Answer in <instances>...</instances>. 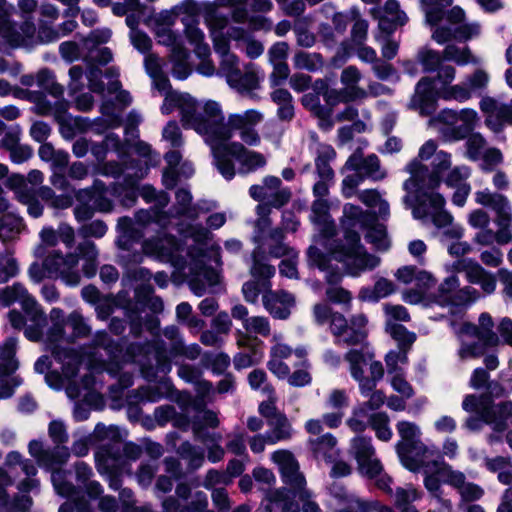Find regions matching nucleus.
Returning <instances> with one entry per match:
<instances>
[{
    "label": "nucleus",
    "mask_w": 512,
    "mask_h": 512,
    "mask_svg": "<svg viewBox=\"0 0 512 512\" xmlns=\"http://www.w3.org/2000/svg\"><path fill=\"white\" fill-rule=\"evenodd\" d=\"M369 426L375 431L376 437L382 441H389L392 437V431L389 427V417L384 412L371 414L369 417Z\"/></svg>",
    "instance_id": "338daca9"
},
{
    "label": "nucleus",
    "mask_w": 512,
    "mask_h": 512,
    "mask_svg": "<svg viewBox=\"0 0 512 512\" xmlns=\"http://www.w3.org/2000/svg\"><path fill=\"white\" fill-rule=\"evenodd\" d=\"M475 201L486 207H490L496 212V224L511 228L512 212L507 198L498 193H492L488 189L475 193Z\"/></svg>",
    "instance_id": "4be33fe9"
},
{
    "label": "nucleus",
    "mask_w": 512,
    "mask_h": 512,
    "mask_svg": "<svg viewBox=\"0 0 512 512\" xmlns=\"http://www.w3.org/2000/svg\"><path fill=\"white\" fill-rule=\"evenodd\" d=\"M76 253L63 255L61 252L53 251L44 259V268L47 276L60 278L66 285L77 286L81 281V274L78 270L79 257L84 260L82 267L86 277L91 278L96 274L98 250L96 245L89 240L78 244Z\"/></svg>",
    "instance_id": "39448f33"
},
{
    "label": "nucleus",
    "mask_w": 512,
    "mask_h": 512,
    "mask_svg": "<svg viewBox=\"0 0 512 512\" xmlns=\"http://www.w3.org/2000/svg\"><path fill=\"white\" fill-rule=\"evenodd\" d=\"M21 307L27 315L28 320L32 323V325L25 328L24 334L29 340L38 341L42 336V329L47 322L46 315L31 294L26 296L21 302Z\"/></svg>",
    "instance_id": "bb28decb"
},
{
    "label": "nucleus",
    "mask_w": 512,
    "mask_h": 512,
    "mask_svg": "<svg viewBox=\"0 0 512 512\" xmlns=\"http://www.w3.org/2000/svg\"><path fill=\"white\" fill-rule=\"evenodd\" d=\"M232 38L237 41L238 47L242 49L250 59H257L264 53V45L261 41L247 35L242 29H235Z\"/></svg>",
    "instance_id": "a18cd8bd"
},
{
    "label": "nucleus",
    "mask_w": 512,
    "mask_h": 512,
    "mask_svg": "<svg viewBox=\"0 0 512 512\" xmlns=\"http://www.w3.org/2000/svg\"><path fill=\"white\" fill-rule=\"evenodd\" d=\"M103 167L101 172L104 175H109L114 178H118L121 174H124L125 182L128 186H134L136 182L142 179L145 175V171L139 169L135 172V162H101Z\"/></svg>",
    "instance_id": "473e14b6"
},
{
    "label": "nucleus",
    "mask_w": 512,
    "mask_h": 512,
    "mask_svg": "<svg viewBox=\"0 0 512 512\" xmlns=\"http://www.w3.org/2000/svg\"><path fill=\"white\" fill-rule=\"evenodd\" d=\"M410 178L404 182V189L408 193H420L426 189L436 188L443 180L447 186L454 187L467 183L470 170L467 166L450 167V162H439L430 170L422 162H410L407 166Z\"/></svg>",
    "instance_id": "0eeeda50"
},
{
    "label": "nucleus",
    "mask_w": 512,
    "mask_h": 512,
    "mask_svg": "<svg viewBox=\"0 0 512 512\" xmlns=\"http://www.w3.org/2000/svg\"><path fill=\"white\" fill-rule=\"evenodd\" d=\"M308 263L310 266H315L319 270L326 273V281L329 284L338 283L342 274L338 267L330 264V258L320 251L316 246L311 245L307 250Z\"/></svg>",
    "instance_id": "f704fd0d"
},
{
    "label": "nucleus",
    "mask_w": 512,
    "mask_h": 512,
    "mask_svg": "<svg viewBox=\"0 0 512 512\" xmlns=\"http://www.w3.org/2000/svg\"><path fill=\"white\" fill-rule=\"evenodd\" d=\"M444 269L450 273L439 285L435 302L440 306H450L454 294L460 285L458 273L463 272L468 282L480 285L486 294H492L496 289V277L487 271L473 258L456 259L452 263L445 264Z\"/></svg>",
    "instance_id": "423d86ee"
},
{
    "label": "nucleus",
    "mask_w": 512,
    "mask_h": 512,
    "mask_svg": "<svg viewBox=\"0 0 512 512\" xmlns=\"http://www.w3.org/2000/svg\"><path fill=\"white\" fill-rule=\"evenodd\" d=\"M349 169L355 170L360 178L381 180L386 172L381 168L379 162H350Z\"/></svg>",
    "instance_id": "e2e57ef3"
},
{
    "label": "nucleus",
    "mask_w": 512,
    "mask_h": 512,
    "mask_svg": "<svg viewBox=\"0 0 512 512\" xmlns=\"http://www.w3.org/2000/svg\"><path fill=\"white\" fill-rule=\"evenodd\" d=\"M424 6L427 24H437L444 18V8L451 6L453 0H420Z\"/></svg>",
    "instance_id": "5fc2aeb1"
},
{
    "label": "nucleus",
    "mask_w": 512,
    "mask_h": 512,
    "mask_svg": "<svg viewBox=\"0 0 512 512\" xmlns=\"http://www.w3.org/2000/svg\"><path fill=\"white\" fill-rule=\"evenodd\" d=\"M401 441L396 444V452L407 469H416V460L431 454L430 449L420 440V428L412 422L401 421L397 424Z\"/></svg>",
    "instance_id": "ddd939ff"
},
{
    "label": "nucleus",
    "mask_w": 512,
    "mask_h": 512,
    "mask_svg": "<svg viewBox=\"0 0 512 512\" xmlns=\"http://www.w3.org/2000/svg\"><path fill=\"white\" fill-rule=\"evenodd\" d=\"M256 213L258 218L255 222V230L252 240L256 246H265V242L263 240L265 237H267V230L271 226V220L269 218L271 208L269 207L268 204L260 203L256 207Z\"/></svg>",
    "instance_id": "de8ad7c7"
},
{
    "label": "nucleus",
    "mask_w": 512,
    "mask_h": 512,
    "mask_svg": "<svg viewBox=\"0 0 512 512\" xmlns=\"http://www.w3.org/2000/svg\"><path fill=\"white\" fill-rule=\"evenodd\" d=\"M440 476L445 484L454 488L458 493L469 483L466 475L462 471L456 470L448 464L441 469Z\"/></svg>",
    "instance_id": "774afa93"
},
{
    "label": "nucleus",
    "mask_w": 512,
    "mask_h": 512,
    "mask_svg": "<svg viewBox=\"0 0 512 512\" xmlns=\"http://www.w3.org/2000/svg\"><path fill=\"white\" fill-rule=\"evenodd\" d=\"M263 119V114L255 109H249L242 113H232L228 115L226 121V129L224 132L223 142L227 143L234 131L240 132L241 139L249 144L254 145L260 141V136L255 130V126Z\"/></svg>",
    "instance_id": "dca6fc26"
},
{
    "label": "nucleus",
    "mask_w": 512,
    "mask_h": 512,
    "mask_svg": "<svg viewBox=\"0 0 512 512\" xmlns=\"http://www.w3.org/2000/svg\"><path fill=\"white\" fill-rule=\"evenodd\" d=\"M36 81L40 88L46 90L53 97L63 96L64 87L56 81L54 74L49 69L44 68L38 71Z\"/></svg>",
    "instance_id": "13d9d810"
},
{
    "label": "nucleus",
    "mask_w": 512,
    "mask_h": 512,
    "mask_svg": "<svg viewBox=\"0 0 512 512\" xmlns=\"http://www.w3.org/2000/svg\"><path fill=\"white\" fill-rule=\"evenodd\" d=\"M478 120L477 112L468 108L462 109L459 112L452 109H445L436 117V121L445 125L441 133L448 140H460L465 138L475 129Z\"/></svg>",
    "instance_id": "4468645a"
},
{
    "label": "nucleus",
    "mask_w": 512,
    "mask_h": 512,
    "mask_svg": "<svg viewBox=\"0 0 512 512\" xmlns=\"http://www.w3.org/2000/svg\"><path fill=\"white\" fill-rule=\"evenodd\" d=\"M201 12H203V6H200L194 0H184L173 9L175 15L182 16L181 21L183 24L198 23V17Z\"/></svg>",
    "instance_id": "680f3d73"
},
{
    "label": "nucleus",
    "mask_w": 512,
    "mask_h": 512,
    "mask_svg": "<svg viewBox=\"0 0 512 512\" xmlns=\"http://www.w3.org/2000/svg\"><path fill=\"white\" fill-rule=\"evenodd\" d=\"M417 60L426 73L437 72L434 81L439 83H452L456 69L452 65H445L443 53L424 47L417 54Z\"/></svg>",
    "instance_id": "6ab92c4d"
},
{
    "label": "nucleus",
    "mask_w": 512,
    "mask_h": 512,
    "mask_svg": "<svg viewBox=\"0 0 512 512\" xmlns=\"http://www.w3.org/2000/svg\"><path fill=\"white\" fill-rule=\"evenodd\" d=\"M361 79L359 68L349 65L340 74L342 88H332L326 79H316L313 82V92L304 94L301 104L319 119L322 128L329 129L333 126L331 117L338 104H349L367 98V90L359 86Z\"/></svg>",
    "instance_id": "f03ea898"
},
{
    "label": "nucleus",
    "mask_w": 512,
    "mask_h": 512,
    "mask_svg": "<svg viewBox=\"0 0 512 512\" xmlns=\"http://www.w3.org/2000/svg\"><path fill=\"white\" fill-rule=\"evenodd\" d=\"M373 357L374 354L365 350L364 347L361 350L351 349L345 354V360L349 363L350 374L358 382L360 390L364 379V367Z\"/></svg>",
    "instance_id": "58836bf2"
},
{
    "label": "nucleus",
    "mask_w": 512,
    "mask_h": 512,
    "mask_svg": "<svg viewBox=\"0 0 512 512\" xmlns=\"http://www.w3.org/2000/svg\"><path fill=\"white\" fill-rule=\"evenodd\" d=\"M169 354L172 358L184 357L188 360H196L201 354L198 344L186 345L181 335L169 343Z\"/></svg>",
    "instance_id": "603ef678"
},
{
    "label": "nucleus",
    "mask_w": 512,
    "mask_h": 512,
    "mask_svg": "<svg viewBox=\"0 0 512 512\" xmlns=\"http://www.w3.org/2000/svg\"><path fill=\"white\" fill-rule=\"evenodd\" d=\"M350 19L353 23L350 32V41L353 46L365 43L368 36V21L361 17L357 9L350 11Z\"/></svg>",
    "instance_id": "864d4df0"
},
{
    "label": "nucleus",
    "mask_w": 512,
    "mask_h": 512,
    "mask_svg": "<svg viewBox=\"0 0 512 512\" xmlns=\"http://www.w3.org/2000/svg\"><path fill=\"white\" fill-rule=\"evenodd\" d=\"M17 347V340L9 338L2 349H0V376L9 374L17 368L14 359ZM13 391L10 387L0 388V398H7L12 395Z\"/></svg>",
    "instance_id": "c9c22d12"
},
{
    "label": "nucleus",
    "mask_w": 512,
    "mask_h": 512,
    "mask_svg": "<svg viewBox=\"0 0 512 512\" xmlns=\"http://www.w3.org/2000/svg\"><path fill=\"white\" fill-rule=\"evenodd\" d=\"M117 229L120 236L117 240V245L123 250H129L131 241L138 240L141 235L134 229L133 221L129 217H121L117 223Z\"/></svg>",
    "instance_id": "3c124183"
},
{
    "label": "nucleus",
    "mask_w": 512,
    "mask_h": 512,
    "mask_svg": "<svg viewBox=\"0 0 512 512\" xmlns=\"http://www.w3.org/2000/svg\"><path fill=\"white\" fill-rule=\"evenodd\" d=\"M271 461L278 466L283 483L289 487L293 495L306 488L305 476L291 451L276 450L271 454Z\"/></svg>",
    "instance_id": "f3484780"
},
{
    "label": "nucleus",
    "mask_w": 512,
    "mask_h": 512,
    "mask_svg": "<svg viewBox=\"0 0 512 512\" xmlns=\"http://www.w3.org/2000/svg\"><path fill=\"white\" fill-rule=\"evenodd\" d=\"M349 454L357 463L358 473L368 479H375L376 486L386 494H392V478L384 473L381 460L376 455L372 439L356 436L350 441Z\"/></svg>",
    "instance_id": "6e6552de"
},
{
    "label": "nucleus",
    "mask_w": 512,
    "mask_h": 512,
    "mask_svg": "<svg viewBox=\"0 0 512 512\" xmlns=\"http://www.w3.org/2000/svg\"><path fill=\"white\" fill-rule=\"evenodd\" d=\"M433 81L429 77L421 78L410 101V108L419 110L422 115H430L435 111L436 99L433 92Z\"/></svg>",
    "instance_id": "c85d7f7f"
},
{
    "label": "nucleus",
    "mask_w": 512,
    "mask_h": 512,
    "mask_svg": "<svg viewBox=\"0 0 512 512\" xmlns=\"http://www.w3.org/2000/svg\"><path fill=\"white\" fill-rule=\"evenodd\" d=\"M196 438L204 443L208 450V460L212 463L220 462L225 455L224 448L220 445L222 435L220 433H204L198 428H194Z\"/></svg>",
    "instance_id": "37998d69"
},
{
    "label": "nucleus",
    "mask_w": 512,
    "mask_h": 512,
    "mask_svg": "<svg viewBox=\"0 0 512 512\" xmlns=\"http://www.w3.org/2000/svg\"><path fill=\"white\" fill-rule=\"evenodd\" d=\"M17 7L22 19L19 24L23 46L27 45L35 35L36 25L34 13L39 9L37 0H17Z\"/></svg>",
    "instance_id": "c756f323"
},
{
    "label": "nucleus",
    "mask_w": 512,
    "mask_h": 512,
    "mask_svg": "<svg viewBox=\"0 0 512 512\" xmlns=\"http://www.w3.org/2000/svg\"><path fill=\"white\" fill-rule=\"evenodd\" d=\"M330 495L342 507L338 512H370L377 508V502H368L350 493L341 483L334 482L329 488Z\"/></svg>",
    "instance_id": "b1692460"
},
{
    "label": "nucleus",
    "mask_w": 512,
    "mask_h": 512,
    "mask_svg": "<svg viewBox=\"0 0 512 512\" xmlns=\"http://www.w3.org/2000/svg\"><path fill=\"white\" fill-rule=\"evenodd\" d=\"M372 222H374V217L370 213L363 211L359 206L350 203L345 204L341 224L345 230L346 245L327 247L335 260L346 264L347 271L352 276H358L362 272L373 270L381 262L378 256L365 251L360 244L359 234L354 231L356 227H369Z\"/></svg>",
    "instance_id": "7ed1b4c3"
},
{
    "label": "nucleus",
    "mask_w": 512,
    "mask_h": 512,
    "mask_svg": "<svg viewBox=\"0 0 512 512\" xmlns=\"http://www.w3.org/2000/svg\"><path fill=\"white\" fill-rule=\"evenodd\" d=\"M39 37L46 42L53 41L58 38V31L49 27L59 18V10L50 3H42L39 6Z\"/></svg>",
    "instance_id": "e433bc0d"
},
{
    "label": "nucleus",
    "mask_w": 512,
    "mask_h": 512,
    "mask_svg": "<svg viewBox=\"0 0 512 512\" xmlns=\"http://www.w3.org/2000/svg\"><path fill=\"white\" fill-rule=\"evenodd\" d=\"M367 323L368 320L364 314L354 315L348 322L342 314L336 312L333 315L330 329L338 344L363 345L367 337Z\"/></svg>",
    "instance_id": "2eb2a0df"
},
{
    "label": "nucleus",
    "mask_w": 512,
    "mask_h": 512,
    "mask_svg": "<svg viewBox=\"0 0 512 512\" xmlns=\"http://www.w3.org/2000/svg\"><path fill=\"white\" fill-rule=\"evenodd\" d=\"M50 350L54 358L62 364V374L65 379L69 381L66 387V393L70 398H76L79 396V388L75 385L72 380L79 369L81 363L80 355L73 349L64 347V329L62 325L55 324L49 333Z\"/></svg>",
    "instance_id": "9b49d317"
},
{
    "label": "nucleus",
    "mask_w": 512,
    "mask_h": 512,
    "mask_svg": "<svg viewBox=\"0 0 512 512\" xmlns=\"http://www.w3.org/2000/svg\"><path fill=\"white\" fill-rule=\"evenodd\" d=\"M253 264L250 268L251 275L262 281L264 289L269 287V279L275 274V268L265 262V246L258 245L252 252Z\"/></svg>",
    "instance_id": "4c0bfd02"
},
{
    "label": "nucleus",
    "mask_w": 512,
    "mask_h": 512,
    "mask_svg": "<svg viewBox=\"0 0 512 512\" xmlns=\"http://www.w3.org/2000/svg\"><path fill=\"white\" fill-rule=\"evenodd\" d=\"M97 469L101 474H109V486L113 490H118L121 487V481L115 472L120 466V447H100L95 454Z\"/></svg>",
    "instance_id": "a878e982"
},
{
    "label": "nucleus",
    "mask_w": 512,
    "mask_h": 512,
    "mask_svg": "<svg viewBox=\"0 0 512 512\" xmlns=\"http://www.w3.org/2000/svg\"><path fill=\"white\" fill-rule=\"evenodd\" d=\"M329 210V202L324 198H318L312 203L310 214V221L318 231L314 236V242L326 248L329 247L326 241L336 235V226Z\"/></svg>",
    "instance_id": "a211bd4d"
},
{
    "label": "nucleus",
    "mask_w": 512,
    "mask_h": 512,
    "mask_svg": "<svg viewBox=\"0 0 512 512\" xmlns=\"http://www.w3.org/2000/svg\"><path fill=\"white\" fill-rule=\"evenodd\" d=\"M176 203L174 210L177 216H185L190 219H196L199 215L200 204H192V194L186 188H180L175 193Z\"/></svg>",
    "instance_id": "c03bdc74"
},
{
    "label": "nucleus",
    "mask_w": 512,
    "mask_h": 512,
    "mask_svg": "<svg viewBox=\"0 0 512 512\" xmlns=\"http://www.w3.org/2000/svg\"><path fill=\"white\" fill-rule=\"evenodd\" d=\"M90 150L97 160H103L106 157L107 152L110 150L116 151L119 154L124 152L120 139L114 134L107 135L101 143L93 144L90 147Z\"/></svg>",
    "instance_id": "052dcab7"
},
{
    "label": "nucleus",
    "mask_w": 512,
    "mask_h": 512,
    "mask_svg": "<svg viewBox=\"0 0 512 512\" xmlns=\"http://www.w3.org/2000/svg\"><path fill=\"white\" fill-rule=\"evenodd\" d=\"M446 23L429 24L433 27L431 38L438 44H445L452 40L466 42L480 33L477 23H464L465 12L459 6H454L444 12Z\"/></svg>",
    "instance_id": "9d476101"
},
{
    "label": "nucleus",
    "mask_w": 512,
    "mask_h": 512,
    "mask_svg": "<svg viewBox=\"0 0 512 512\" xmlns=\"http://www.w3.org/2000/svg\"><path fill=\"white\" fill-rule=\"evenodd\" d=\"M269 426L268 440L269 445H275L278 442L288 441L293 436V427L285 414L275 415L267 423Z\"/></svg>",
    "instance_id": "ea45409f"
},
{
    "label": "nucleus",
    "mask_w": 512,
    "mask_h": 512,
    "mask_svg": "<svg viewBox=\"0 0 512 512\" xmlns=\"http://www.w3.org/2000/svg\"><path fill=\"white\" fill-rule=\"evenodd\" d=\"M283 239V231L279 228L269 231L267 237L264 238L265 249H268L271 256L279 258L285 255H295L294 251L283 242Z\"/></svg>",
    "instance_id": "49530a36"
},
{
    "label": "nucleus",
    "mask_w": 512,
    "mask_h": 512,
    "mask_svg": "<svg viewBox=\"0 0 512 512\" xmlns=\"http://www.w3.org/2000/svg\"><path fill=\"white\" fill-rule=\"evenodd\" d=\"M371 16L378 20V28L381 32L390 35L397 27L403 26L407 22V15L400 9L396 0H387L384 7L373 8L370 11Z\"/></svg>",
    "instance_id": "aec40b11"
},
{
    "label": "nucleus",
    "mask_w": 512,
    "mask_h": 512,
    "mask_svg": "<svg viewBox=\"0 0 512 512\" xmlns=\"http://www.w3.org/2000/svg\"><path fill=\"white\" fill-rule=\"evenodd\" d=\"M265 500L264 508L256 512H299L298 505L288 497L286 488L268 491Z\"/></svg>",
    "instance_id": "7c9ffc66"
},
{
    "label": "nucleus",
    "mask_w": 512,
    "mask_h": 512,
    "mask_svg": "<svg viewBox=\"0 0 512 512\" xmlns=\"http://www.w3.org/2000/svg\"><path fill=\"white\" fill-rule=\"evenodd\" d=\"M475 201L486 207H490L496 212V224L511 228L512 212L507 198L498 193H492L488 189L475 193Z\"/></svg>",
    "instance_id": "5701e85b"
},
{
    "label": "nucleus",
    "mask_w": 512,
    "mask_h": 512,
    "mask_svg": "<svg viewBox=\"0 0 512 512\" xmlns=\"http://www.w3.org/2000/svg\"><path fill=\"white\" fill-rule=\"evenodd\" d=\"M462 409L468 413H478L485 424L497 432L506 430L507 420L512 416V402L493 405L486 395H466L462 402Z\"/></svg>",
    "instance_id": "f8f14e48"
},
{
    "label": "nucleus",
    "mask_w": 512,
    "mask_h": 512,
    "mask_svg": "<svg viewBox=\"0 0 512 512\" xmlns=\"http://www.w3.org/2000/svg\"><path fill=\"white\" fill-rule=\"evenodd\" d=\"M294 66L297 69L309 72L317 71L324 65L323 57L318 53L298 51L293 57Z\"/></svg>",
    "instance_id": "6e6d98bb"
},
{
    "label": "nucleus",
    "mask_w": 512,
    "mask_h": 512,
    "mask_svg": "<svg viewBox=\"0 0 512 512\" xmlns=\"http://www.w3.org/2000/svg\"><path fill=\"white\" fill-rule=\"evenodd\" d=\"M442 53L445 60L453 61L458 65L478 62L467 46L461 48L455 44H448Z\"/></svg>",
    "instance_id": "bf43d9fd"
},
{
    "label": "nucleus",
    "mask_w": 512,
    "mask_h": 512,
    "mask_svg": "<svg viewBox=\"0 0 512 512\" xmlns=\"http://www.w3.org/2000/svg\"><path fill=\"white\" fill-rule=\"evenodd\" d=\"M438 94L445 100H456L464 102L471 97L470 88L464 84L451 85V83H440Z\"/></svg>",
    "instance_id": "0e129e2a"
},
{
    "label": "nucleus",
    "mask_w": 512,
    "mask_h": 512,
    "mask_svg": "<svg viewBox=\"0 0 512 512\" xmlns=\"http://www.w3.org/2000/svg\"><path fill=\"white\" fill-rule=\"evenodd\" d=\"M193 130L206 138L218 160H255L256 155L241 143L223 142L224 132L227 131L226 121L221 105L214 100H208L204 104L203 113H200L198 120L193 123Z\"/></svg>",
    "instance_id": "20e7f679"
},
{
    "label": "nucleus",
    "mask_w": 512,
    "mask_h": 512,
    "mask_svg": "<svg viewBox=\"0 0 512 512\" xmlns=\"http://www.w3.org/2000/svg\"><path fill=\"white\" fill-rule=\"evenodd\" d=\"M313 455L318 460L332 463L339 456L337 439L330 433L309 441Z\"/></svg>",
    "instance_id": "72a5a7b5"
},
{
    "label": "nucleus",
    "mask_w": 512,
    "mask_h": 512,
    "mask_svg": "<svg viewBox=\"0 0 512 512\" xmlns=\"http://www.w3.org/2000/svg\"><path fill=\"white\" fill-rule=\"evenodd\" d=\"M15 7L7 0H0V36L11 46H23L19 24L12 16Z\"/></svg>",
    "instance_id": "cd10ccee"
},
{
    "label": "nucleus",
    "mask_w": 512,
    "mask_h": 512,
    "mask_svg": "<svg viewBox=\"0 0 512 512\" xmlns=\"http://www.w3.org/2000/svg\"><path fill=\"white\" fill-rule=\"evenodd\" d=\"M181 246L175 237L164 235L145 240L142 244L143 253L136 252L121 256V262L128 267L132 264H139L143 261V254L152 256L161 261L170 262L179 270L188 268L189 286L196 296H202L208 286H214L219 281L218 273L208 268L203 260V249L199 248L197 254L189 252L190 262L180 256Z\"/></svg>",
    "instance_id": "f257e3e1"
},
{
    "label": "nucleus",
    "mask_w": 512,
    "mask_h": 512,
    "mask_svg": "<svg viewBox=\"0 0 512 512\" xmlns=\"http://www.w3.org/2000/svg\"><path fill=\"white\" fill-rule=\"evenodd\" d=\"M394 285L391 281L380 278L376 281L373 288H362L359 292V298L364 301H378L394 292Z\"/></svg>",
    "instance_id": "8fccbe9b"
},
{
    "label": "nucleus",
    "mask_w": 512,
    "mask_h": 512,
    "mask_svg": "<svg viewBox=\"0 0 512 512\" xmlns=\"http://www.w3.org/2000/svg\"><path fill=\"white\" fill-rule=\"evenodd\" d=\"M179 164L180 162L171 163L163 173V183L168 189H172L182 176L188 178L193 174V169L186 162L181 167Z\"/></svg>",
    "instance_id": "4d7b16f0"
},
{
    "label": "nucleus",
    "mask_w": 512,
    "mask_h": 512,
    "mask_svg": "<svg viewBox=\"0 0 512 512\" xmlns=\"http://www.w3.org/2000/svg\"><path fill=\"white\" fill-rule=\"evenodd\" d=\"M497 232L484 228L475 234L473 242L481 246H490L494 242L505 245L512 241V229L506 226H498Z\"/></svg>",
    "instance_id": "79ce46f5"
},
{
    "label": "nucleus",
    "mask_w": 512,
    "mask_h": 512,
    "mask_svg": "<svg viewBox=\"0 0 512 512\" xmlns=\"http://www.w3.org/2000/svg\"><path fill=\"white\" fill-rule=\"evenodd\" d=\"M428 454L416 460L417 468L409 469L412 472H422L424 475V486L430 494V498L442 494L440 471L446 463L430 460Z\"/></svg>",
    "instance_id": "393cba45"
},
{
    "label": "nucleus",
    "mask_w": 512,
    "mask_h": 512,
    "mask_svg": "<svg viewBox=\"0 0 512 512\" xmlns=\"http://www.w3.org/2000/svg\"><path fill=\"white\" fill-rule=\"evenodd\" d=\"M240 60L235 54L220 60L217 74L223 76L227 85L241 95L252 96L261 87V78L255 64L249 62L239 67Z\"/></svg>",
    "instance_id": "1a4fd4ad"
},
{
    "label": "nucleus",
    "mask_w": 512,
    "mask_h": 512,
    "mask_svg": "<svg viewBox=\"0 0 512 512\" xmlns=\"http://www.w3.org/2000/svg\"><path fill=\"white\" fill-rule=\"evenodd\" d=\"M466 149V155L471 159L499 160L502 157L501 152L494 147H489L479 133H473L468 137Z\"/></svg>",
    "instance_id": "2f4dec72"
},
{
    "label": "nucleus",
    "mask_w": 512,
    "mask_h": 512,
    "mask_svg": "<svg viewBox=\"0 0 512 512\" xmlns=\"http://www.w3.org/2000/svg\"><path fill=\"white\" fill-rule=\"evenodd\" d=\"M178 453L188 462L189 467L192 469H198L204 463V450L189 442L182 443L178 449Z\"/></svg>",
    "instance_id": "69168bd1"
},
{
    "label": "nucleus",
    "mask_w": 512,
    "mask_h": 512,
    "mask_svg": "<svg viewBox=\"0 0 512 512\" xmlns=\"http://www.w3.org/2000/svg\"><path fill=\"white\" fill-rule=\"evenodd\" d=\"M171 61L173 62L172 74L178 79H185L191 73L187 62L188 52L182 45H176L171 50Z\"/></svg>",
    "instance_id": "09e8293b"
},
{
    "label": "nucleus",
    "mask_w": 512,
    "mask_h": 512,
    "mask_svg": "<svg viewBox=\"0 0 512 512\" xmlns=\"http://www.w3.org/2000/svg\"><path fill=\"white\" fill-rule=\"evenodd\" d=\"M262 302L272 317L285 320L290 316L291 309L295 305V297L284 290L273 291L268 287L264 289Z\"/></svg>",
    "instance_id": "412c9836"
},
{
    "label": "nucleus",
    "mask_w": 512,
    "mask_h": 512,
    "mask_svg": "<svg viewBox=\"0 0 512 512\" xmlns=\"http://www.w3.org/2000/svg\"><path fill=\"white\" fill-rule=\"evenodd\" d=\"M389 495L394 497V505L400 512H419L412 503L421 498V492L412 484L397 487Z\"/></svg>",
    "instance_id": "a19ab883"
}]
</instances>
